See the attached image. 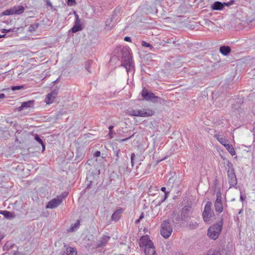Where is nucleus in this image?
I'll list each match as a JSON object with an SVG mask.
<instances>
[{
  "label": "nucleus",
  "instance_id": "5",
  "mask_svg": "<svg viewBox=\"0 0 255 255\" xmlns=\"http://www.w3.org/2000/svg\"><path fill=\"white\" fill-rule=\"evenodd\" d=\"M217 139L226 148L232 155L236 154V151L232 144L229 143V141L225 137L220 135H216Z\"/></svg>",
  "mask_w": 255,
  "mask_h": 255
},
{
  "label": "nucleus",
  "instance_id": "13",
  "mask_svg": "<svg viewBox=\"0 0 255 255\" xmlns=\"http://www.w3.org/2000/svg\"><path fill=\"white\" fill-rule=\"evenodd\" d=\"M77 252L74 248L64 246L62 255H76Z\"/></svg>",
  "mask_w": 255,
  "mask_h": 255
},
{
  "label": "nucleus",
  "instance_id": "22",
  "mask_svg": "<svg viewBox=\"0 0 255 255\" xmlns=\"http://www.w3.org/2000/svg\"><path fill=\"white\" fill-rule=\"evenodd\" d=\"M34 103V101H28L27 102H25L22 103L21 106L19 108L20 110L23 109L24 108H28L33 107Z\"/></svg>",
  "mask_w": 255,
  "mask_h": 255
},
{
  "label": "nucleus",
  "instance_id": "14",
  "mask_svg": "<svg viewBox=\"0 0 255 255\" xmlns=\"http://www.w3.org/2000/svg\"><path fill=\"white\" fill-rule=\"evenodd\" d=\"M181 216H182L183 220L185 221H187L189 218V214L190 213V207L185 206L180 211Z\"/></svg>",
  "mask_w": 255,
  "mask_h": 255
},
{
  "label": "nucleus",
  "instance_id": "29",
  "mask_svg": "<svg viewBox=\"0 0 255 255\" xmlns=\"http://www.w3.org/2000/svg\"><path fill=\"white\" fill-rule=\"evenodd\" d=\"M35 139L40 144H41L42 146V151H43L45 149V147L42 140L40 138V137L38 135H36L35 137Z\"/></svg>",
  "mask_w": 255,
  "mask_h": 255
},
{
  "label": "nucleus",
  "instance_id": "3",
  "mask_svg": "<svg viewBox=\"0 0 255 255\" xmlns=\"http://www.w3.org/2000/svg\"><path fill=\"white\" fill-rule=\"evenodd\" d=\"M212 206V203L211 201H208L204 207L202 216L205 222L209 221L214 216V211L211 209Z\"/></svg>",
  "mask_w": 255,
  "mask_h": 255
},
{
  "label": "nucleus",
  "instance_id": "54",
  "mask_svg": "<svg viewBox=\"0 0 255 255\" xmlns=\"http://www.w3.org/2000/svg\"><path fill=\"white\" fill-rule=\"evenodd\" d=\"M3 97H4V94H0V98H3Z\"/></svg>",
  "mask_w": 255,
  "mask_h": 255
},
{
  "label": "nucleus",
  "instance_id": "47",
  "mask_svg": "<svg viewBox=\"0 0 255 255\" xmlns=\"http://www.w3.org/2000/svg\"><path fill=\"white\" fill-rule=\"evenodd\" d=\"M74 15H75L76 19H80L79 18V16H78V14L76 12H74Z\"/></svg>",
  "mask_w": 255,
  "mask_h": 255
},
{
  "label": "nucleus",
  "instance_id": "6",
  "mask_svg": "<svg viewBox=\"0 0 255 255\" xmlns=\"http://www.w3.org/2000/svg\"><path fill=\"white\" fill-rule=\"evenodd\" d=\"M214 208L216 212L219 213L223 211V206L222 202V196L220 191H218L216 194V199L214 203Z\"/></svg>",
  "mask_w": 255,
  "mask_h": 255
},
{
  "label": "nucleus",
  "instance_id": "51",
  "mask_svg": "<svg viewBox=\"0 0 255 255\" xmlns=\"http://www.w3.org/2000/svg\"><path fill=\"white\" fill-rule=\"evenodd\" d=\"M197 226H198V225L197 224H196L193 225V227H192V229H195V228H196L197 227Z\"/></svg>",
  "mask_w": 255,
  "mask_h": 255
},
{
  "label": "nucleus",
  "instance_id": "11",
  "mask_svg": "<svg viewBox=\"0 0 255 255\" xmlns=\"http://www.w3.org/2000/svg\"><path fill=\"white\" fill-rule=\"evenodd\" d=\"M154 112L150 109L137 110V117H146L151 116L154 114Z\"/></svg>",
  "mask_w": 255,
  "mask_h": 255
},
{
  "label": "nucleus",
  "instance_id": "24",
  "mask_svg": "<svg viewBox=\"0 0 255 255\" xmlns=\"http://www.w3.org/2000/svg\"><path fill=\"white\" fill-rule=\"evenodd\" d=\"M0 214L3 215L7 219H12L15 216L13 213L7 211H0Z\"/></svg>",
  "mask_w": 255,
  "mask_h": 255
},
{
  "label": "nucleus",
  "instance_id": "52",
  "mask_svg": "<svg viewBox=\"0 0 255 255\" xmlns=\"http://www.w3.org/2000/svg\"><path fill=\"white\" fill-rule=\"evenodd\" d=\"M129 138H130V137L126 138H125V139H123L122 140V141H126V140H127Z\"/></svg>",
  "mask_w": 255,
  "mask_h": 255
},
{
  "label": "nucleus",
  "instance_id": "17",
  "mask_svg": "<svg viewBox=\"0 0 255 255\" xmlns=\"http://www.w3.org/2000/svg\"><path fill=\"white\" fill-rule=\"evenodd\" d=\"M110 237L108 236L104 235L101 239L97 243L96 248H100L105 246L110 240Z\"/></svg>",
  "mask_w": 255,
  "mask_h": 255
},
{
  "label": "nucleus",
  "instance_id": "39",
  "mask_svg": "<svg viewBox=\"0 0 255 255\" xmlns=\"http://www.w3.org/2000/svg\"><path fill=\"white\" fill-rule=\"evenodd\" d=\"M144 218V213H141L138 219L135 221V223L137 224L139 223L140 221Z\"/></svg>",
  "mask_w": 255,
  "mask_h": 255
},
{
  "label": "nucleus",
  "instance_id": "26",
  "mask_svg": "<svg viewBox=\"0 0 255 255\" xmlns=\"http://www.w3.org/2000/svg\"><path fill=\"white\" fill-rule=\"evenodd\" d=\"M119 170L120 171H122L123 173H125L126 172H130L131 169L128 167L127 166V165L125 164L124 165L120 166Z\"/></svg>",
  "mask_w": 255,
  "mask_h": 255
},
{
  "label": "nucleus",
  "instance_id": "33",
  "mask_svg": "<svg viewBox=\"0 0 255 255\" xmlns=\"http://www.w3.org/2000/svg\"><path fill=\"white\" fill-rule=\"evenodd\" d=\"M38 27V24L37 23H35L34 24L31 25L29 27V31L30 32H32L33 31L35 30Z\"/></svg>",
  "mask_w": 255,
  "mask_h": 255
},
{
  "label": "nucleus",
  "instance_id": "31",
  "mask_svg": "<svg viewBox=\"0 0 255 255\" xmlns=\"http://www.w3.org/2000/svg\"><path fill=\"white\" fill-rule=\"evenodd\" d=\"M79 225H80V222L79 220H77L76 223L73 226H72L70 228V231H75V230H76L79 227Z\"/></svg>",
  "mask_w": 255,
  "mask_h": 255
},
{
  "label": "nucleus",
  "instance_id": "23",
  "mask_svg": "<svg viewBox=\"0 0 255 255\" xmlns=\"http://www.w3.org/2000/svg\"><path fill=\"white\" fill-rule=\"evenodd\" d=\"M13 8L14 14H20L24 11V7L22 5L14 6Z\"/></svg>",
  "mask_w": 255,
  "mask_h": 255
},
{
  "label": "nucleus",
  "instance_id": "46",
  "mask_svg": "<svg viewBox=\"0 0 255 255\" xmlns=\"http://www.w3.org/2000/svg\"><path fill=\"white\" fill-rule=\"evenodd\" d=\"M124 40L126 41L130 42L131 41V38L129 37L126 36L125 37Z\"/></svg>",
  "mask_w": 255,
  "mask_h": 255
},
{
  "label": "nucleus",
  "instance_id": "41",
  "mask_svg": "<svg viewBox=\"0 0 255 255\" xmlns=\"http://www.w3.org/2000/svg\"><path fill=\"white\" fill-rule=\"evenodd\" d=\"M13 255H24V254L22 252H19L18 251H13Z\"/></svg>",
  "mask_w": 255,
  "mask_h": 255
},
{
  "label": "nucleus",
  "instance_id": "57",
  "mask_svg": "<svg viewBox=\"0 0 255 255\" xmlns=\"http://www.w3.org/2000/svg\"><path fill=\"white\" fill-rule=\"evenodd\" d=\"M241 212V211H240L239 212V214H240Z\"/></svg>",
  "mask_w": 255,
  "mask_h": 255
},
{
  "label": "nucleus",
  "instance_id": "16",
  "mask_svg": "<svg viewBox=\"0 0 255 255\" xmlns=\"http://www.w3.org/2000/svg\"><path fill=\"white\" fill-rule=\"evenodd\" d=\"M123 60L125 61L124 63L122 64V66L126 68L127 72H128L130 68L132 67V63L130 56H128L127 57H123Z\"/></svg>",
  "mask_w": 255,
  "mask_h": 255
},
{
  "label": "nucleus",
  "instance_id": "19",
  "mask_svg": "<svg viewBox=\"0 0 255 255\" xmlns=\"http://www.w3.org/2000/svg\"><path fill=\"white\" fill-rule=\"evenodd\" d=\"M144 252L145 255H155V250L154 246L153 247H149L145 248Z\"/></svg>",
  "mask_w": 255,
  "mask_h": 255
},
{
  "label": "nucleus",
  "instance_id": "30",
  "mask_svg": "<svg viewBox=\"0 0 255 255\" xmlns=\"http://www.w3.org/2000/svg\"><path fill=\"white\" fill-rule=\"evenodd\" d=\"M82 30V27L81 25H79L75 24L74 26L71 28V30L72 32L76 33L79 31H80Z\"/></svg>",
  "mask_w": 255,
  "mask_h": 255
},
{
  "label": "nucleus",
  "instance_id": "18",
  "mask_svg": "<svg viewBox=\"0 0 255 255\" xmlns=\"http://www.w3.org/2000/svg\"><path fill=\"white\" fill-rule=\"evenodd\" d=\"M123 212L122 208H120L115 211L111 217V220L114 222H117L121 218V214Z\"/></svg>",
  "mask_w": 255,
  "mask_h": 255
},
{
  "label": "nucleus",
  "instance_id": "8",
  "mask_svg": "<svg viewBox=\"0 0 255 255\" xmlns=\"http://www.w3.org/2000/svg\"><path fill=\"white\" fill-rule=\"evenodd\" d=\"M58 90H54L50 93H48L45 99V102L48 104L50 105L54 103L55 101L56 97L58 95Z\"/></svg>",
  "mask_w": 255,
  "mask_h": 255
},
{
  "label": "nucleus",
  "instance_id": "44",
  "mask_svg": "<svg viewBox=\"0 0 255 255\" xmlns=\"http://www.w3.org/2000/svg\"><path fill=\"white\" fill-rule=\"evenodd\" d=\"M75 24L79 25H81L80 19H77L75 20Z\"/></svg>",
  "mask_w": 255,
  "mask_h": 255
},
{
  "label": "nucleus",
  "instance_id": "7",
  "mask_svg": "<svg viewBox=\"0 0 255 255\" xmlns=\"http://www.w3.org/2000/svg\"><path fill=\"white\" fill-rule=\"evenodd\" d=\"M141 96L147 101H151L153 102H156L158 101V97L155 96L153 93L149 92L146 90H143L141 92Z\"/></svg>",
  "mask_w": 255,
  "mask_h": 255
},
{
  "label": "nucleus",
  "instance_id": "27",
  "mask_svg": "<svg viewBox=\"0 0 255 255\" xmlns=\"http://www.w3.org/2000/svg\"><path fill=\"white\" fill-rule=\"evenodd\" d=\"M2 14L3 15H9L14 14L13 7L3 11Z\"/></svg>",
  "mask_w": 255,
  "mask_h": 255
},
{
  "label": "nucleus",
  "instance_id": "32",
  "mask_svg": "<svg viewBox=\"0 0 255 255\" xmlns=\"http://www.w3.org/2000/svg\"><path fill=\"white\" fill-rule=\"evenodd\" d=\"M24 87L25 86L24 85L14 86L11 87V89L12 91L19 90L21 89H23L24 88Z\"/></svg>",
  "mask_w": 255,
  "mask_h": 255
},
{
  "label": "nucleus",
  "instance_id": "25",
  "mask_svg": "<svg viewBox=\"0 0 255 255\" xmlns=\"http://www.w3.org/2000/svg\"><path fill=\"white\" fill-rule=\"evenodd\" d=\"M14 246V244L10 242H7L4 245V246L3 247V250L4 251H7L13 248V247Z\"/></svg>",
  "mask_w": 255,
  "mask_h": 255
},
{
  "label": "nucleus",
  "instance_id": "12",
  "mask_svg": "<svg viewBox=\"0 0 255 255\" xmlns=\"http://www.w3.org/2000/svg\"><path fill=\"white\" fill-rule=\"evenodd\" d=\"M62 201V198H57L53 199L48 203L46 208L54 209L59 205Z\"/></svg>",
  "mask_w": 255,
  "mask_h": 255
},
{
  "label": "nucleus",
  "instance_id": "21",
  "mask_svg": "<svg viewBox=\"0 0 255 255\" xmlns=\"http://www.w3.org/2000/svg\"><path fill=\"white\" fill-rule=\"evenodd\" d=\"M231 51V48L228 46H222L220 47V52L225 56L228 55Z\"/></svg>",
  "mask_w": 255,
  "mask_h": 255
},
{
  "label": "nucleus",
  "instance_id": "53",
  "mask_svg": "<svg viewBox=\"0 0 255 255\" xmlns=\"http://www.w3.org/2000/svg\"><path fill=\"white\" fill-rule=\"evenodd\" d=\"M240 199L242 201H244V200L243 197V196L242 195H241V196H240Z\"/></svg>",
  "mask_w": 255,
  "mask_h": 255
},
{
  "label": "nucleus",
  "instance_id": "55",
  "mask_svg": "<svg viewBox=\"0 0 255 255\" xmlns=\"http://www.w3.org/2000/svg\"><path fill=\"white\" fill-rule=\"evenodd\" d=\"M5 35V34H3V35H0V38L4 37Z\"/></svg>",
  "mask_w": 255,
  "mask_h": 255
},
{
  "label": "nucleus",
  "instance_id": "1",
  "mask_svg": "<svg viewBox=\"0 0 255 255\" xmlns=\"http://www.w3.org/2000/svg\"><path fill=\"white\" fill-rule=\"evenodd\" d=\"M223 224V220H221L216 224H213L209 227L207 235L211 239L216 240L222 231Z\"/></svg>",
  "mask_w": 255,
  "mask_h": 255
},
{
  "label": "nucleus",
  "instance_id": "43",
  "mask_svg": "<svg viewBox=\"0 0 255 255\" xmlns=\"http://www.w3.org/2000/svg\"><path fill=\"white\" fill-rule=\"evenodd\" d=\"M74 3H75V0H68V4L69 5H72Z\"/></svg>",
  "mask_w": 255,
  "mask_h": 255
},
{
  "label": "nucleus",
  "instance_id": "10",
  "mask_svg": "<svg viewBox=\"0 0 255 255\" xmlns=\"http://www.w3.org/2000/svg\"><path fill=\"white\" fill-rule=\"evenodd\" d=\"M232 3V1L223 3H222L220 1H216L212 5L211 8L214 10H220L222 9L225 6H229Z\"/></svg>",
  "mask_w": 255,
  "mask_h": 255
},
{
  "label": "nucleus",
  "instance_id": "9",
  "mask_svg": "<svg viewBox=\"0 0 255 255\" xmlns=\"http://www.w3.org/2000/svg\"><path fill=\"white\" fill-rule=\"evenodd\" d=\"M139 246L141 248H146L149 247H153V243L150 240L148 236H143L141 237L139 243Z\"/></svg>",
  "mask_w": 255,
  "mask_h": 255
},
{
  "label": "nucleus",
  "instance_id": "42",
  "mask_svg": "<svg viewBox=\"0 0 255 255\" xmlns=\"http://www.w3.org/2000/svg\"><path fill=\"white\" fill-rule=\"evenodd\" d=\"M45 1L47 6H50L51 8H53V5L49 0H45Z\"/></svg>",
  "mask_w": 255,
  "mask_h": 255
},
{
  "label": "nucleus",
  "instance_id": "36",
  "mask_svg": "<svg viewBox=\"0 0 255 255\" xmlns=\"http://www.w3.org/2000/svg\"><path fill=\"white\" fill-rule=\"evenodd\" d=\"M142 45L144 47H149L150 49L152 48V46L149 43H148L145 41H142Z\"/></svg>",
  "mask_w": 255,
  "mask_h": 255
},
{
  "label": "nucleus",
  "instance_id": "15",
  "mask_svg": "<svg viewBox=\"0 0 255 255\" xmlns=\"http://www.w3.org/2000/svg\"><path fill=\"white\" fill-rule=\"evenodd\" d=\"M118 20V18H115L114 15H112L111 18L108 19L106 21V29L108 30L111 29Z\"/></svg>",
  "mask_w": 255,
  "mask_h": 255
},
{
  "label": "nucleus",
  "instance_id": "4",
  "mask_svg": "<svg viewBox=\"0 0 255 255\" xmlns=\"http://www.w3.org/2000/svg\"><path fill=\"white\" fill-rule=\"evenodd\" d=\"M172 232V228L168 220H164L161 225V235L164 238H168Z\"/></svg>",
  "mask_w": 255,
  "mask_h": 255
},
{
  "label": "nucleus",
  "instance_id": "2",
  "mask_svg": "<svg viewBox=\"0 0 255 255\" xmlns=\"http://www.w3.org/2000/svg\"><path fill=\"white\" fill-rule=\"evenodd\" d=\"M227 166L228 167L227 174L229 178V183L231 186L235 187L237 184V180L233 164L228 161Z\"/></svg>",
  "mask_w": 255,
  "mask_h": 255
},
{
  "label": "nucleus",
  "instance_id": "49",
  "mask_svg": "<svg viewBox=\"0 0 255 255\" xmlns=\"http://www.w3.org/2000/svg\"><path fill=\"white\" fill-rule=\"evenodd\" d=\"M113 128H114V127L112 126L109 127V129L110 130V133H111L112 132V130L113 129Z\"/></svg>",
  "mask_w": 255,
  "mask_h": 255
},
{
  "label": "nucleus",
  "instance_id": "34",
  "mask_svg": "<svg viewBox=\"0 0 255 255\" xmlns=\"http://www.w3.org/2000/svg\"><path fill=\"white\" fill-rule=\"evenodd\" d=\"M92 63L91 61H88L85 62V68L88 71H89L90 73H91L90 70H89L90 66L91 64Z\"/></svg>",
  "mask_w": 255,
  "mask_h": 255
},
{
  "label": "nucleus",
  "instance_id": "28",
  "mask_svg": "<svg viewBox=\"0 0 255 255\" xmlns=\"http://www.w3.org/2000/svg\"><path fill=\"white\" fill-rule=\"evenodd\" d=\"M126 114L128 116L137 117V110L130 109L127 111Z\"/></svg>",
  "mask_w": 255,
  "mask_h": 255
},
{
  "label": "nucleus",
  "instance_id": "35",
  "mask_svg": "<svg viewBox=\"0 0 255 255\" xmlns=\"http://www.w3.org/2000/svg\"><path fill=\"white\" fill-rule=\"evenodd\" d=\"M161 190L164 192H165V195H164V198L162 200L161 202H163V201H165V200L166 199V198H167V194L168 193V192H166L165 191L166 190V188L165 187H162L161 188Z\"/></svg>",
  "mask_w": 255,
  "mask_h": 255
},
{
  "label": "nucleus",
  "instance_id": "48",
  "mask_svg": "<svg viewBox=\"0 0 255 255\" xmlns=\"http://www.w3.org/2000/svg\"><path fill=\"white\" fill-rule=\"evenodd\" d=\"M11 30L10 29H3V32H8L10 31Z\"/></svg>",
  "mask_w": 255,
  "mask_h": 255
},
{
  "label": "nucleus",
  "instance_id": "38",
  "mask_svg": "<svg viewBox=\"0 0 255 255\" xmlns=\"http://www.w3.org/2000/svg\"><path fill=\"white\" fill-rule=\"evenodd\" d=\"M120 149H118L116 151V162H118L119 161V158L120 157Z\"/></svg>",
  "mask_w": 255,
  "mask_h": 255
},
{
  "label": "nucleus",
  "instance_id": "40",
  "mask_svg": "<svg viewBox=\"0 0 255 255\" xmlns=\"http://www.w3.org/2000/svg\"><path fill=\"white\" fill-rule=\"evenodd\" d=\"M135 154L134 153H132L131 155V165L132 166H133V160H134V158L135 157Z\"/></svg>",
  "mask_w": 255,
  "mask_h": 255
},
{
  "label": "nucleus",
  "instance_id": "56",
  "mask_svg": "<svg viewBox=\"0 0 255 255\" xmlns=\"http://www.w3.org/2000/svg\"><path fill=\"white\" fill-rule=\"evenodd\" d=\"M126 158L127 160H128V158L127 157H126Z\"/></svg>",
  "mask_w": 255,
  "mask_h": 255
},
{
  "label": "nucleus",
  "instance_id": "37",
  "mask_svg": "<svg viewBox=\"0 0 255 255\" xmlns=\"http://www.w3.org/2000/svg\"><path fill=\"white\" fill-rule=\"evenodd\" d=\"M120 8H116L115 9V11H114V13L113 15H114V16L115 17V18H117L116 17V16L118 15V14L120 12Z\"/></svg>",
  "mask_w": 255,
  "mask_h": 255
},
{
  "label": "nucleus",
  "instance_id": "20",
  "mask_svg": "<svg viewBox=\"0 0 255 255\" xmlns=\"http://www.w3.org/2000/svg\"><path fill=\"white\" fill-rule=\"evenodd\" d=\"M172 218L173 219V221L176 223H179L181 221H184L182 216H181V212L178 213H173L171 215Z\"/></svg>",
  "mask_w": 255,
  "mask_h": 255
},
{
  "label": "nucleus",
  "instance_id": "45",
  "mask_svg": "<svg viewBox=\"0 0 255 255\" xmlns=\"http://www.w3.org/2000/svg\"><path fill=\"white\" fill-rule=\"evenodd\" d=\"M100 155H101V152L99 151H97L94 154L95 156H96V157H99L100 156Z\"/></svg>",
  "mask_w": 255,
  "mask_h": 255
},
{
  "label": "nucleus",
  "instance_id": "50",
  "mask_svg": "<svg viewBox=\"0 0 255 255\" xmlns=\"http://www.w3.org/2000/svg\"><path fill=\"white\" fill-rule=\"evenodd\" d=\"M66 196H67V194H66V195H61V197H59V198H62L63 199V198H64Z\"/></svg>",
  "mask_w": 255,
  "mask_h": 255
}]
</instances>
